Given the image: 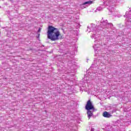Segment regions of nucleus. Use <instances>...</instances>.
Segmentation results:
<instances>
[{"mask_svg": "<svg viewBox=\"0 0 131 131\" xmlns=\"http://www.w3.org/2000/svg\"><path fill=\"white\" fill-rule=\"evenodd\" d=\"M47 37L49 39H51L53 41L59 40L60 38L59 37L61 35V33L59 30L52 26H50L48 28Z\"/></svg>", "mask_w": 131, "mask_h": 131, "instance_id": "nucleus-1", "label": "nucleus"}, {"mask_svg": "<svg viewBox=\"0 0 131 131\" xmlns=\"http://www.w3.org/2000/svg\"><path fill=\"white\" fill-rule=\"evenodd\" d=\"M85 110H87L88 117L89 119L94 115V111H97V110L95 108L94 104H93V103H92V101L90 100L87 101L85 105Z\"/></svg>", "mask_w": 131, "mask_h": 131, "instance_id": "nucleus-2", "label": "nucleus"}, {"mask_svg": "<svg viewBox=\"0 0 131 131\" xmlns=\"http://www.w3.org/2000/svg\"><path fill=\"white\" fill-rule=\"evenodd\" d=\"M101 24L103 25L102 28H112L113 25L111 23H108V20H105L101 23Z\"/></svg>", "mask_w": 131, "mask_h": 131, "instance_id": "nucleus-3", "label": "nucleus"}, {"mask_svg": "<svg viewBox=\"0 0 131 131\" xmlns=\"http://www.w3.org/2000/svg\"><path fill=\"white\" fill-rule=\"evenodd\" d=\"M93 48L95 51L96 54H97V51H98V48H99V42H98V40H95L94 41V45L93 46Z\"/></svg>", "mask_w": 131, "mask_h": 131, "instance_id": "nucleus-4", "label": "nucleus"}, {"mask_svg": "<svg viewBox=\"0 0 131 131\" xmlns=\"http://www.w3.org/2000/svg\"><path fill=\"white\" fill-rule=\"evenodd\" d=\"M103 116L106 118H110V117H112V115L107 112H104L103 113Z\"/></svg>", "mask_w": 131, "mask_h": 131, "instance_id": "nucleus-5", "label": "nucleus"}, {"mask_svg": "<svg viewBox=\"0 0 131 131\" xmlns=\"http://www.w3.org/2000/svg\"><path fill=\"white\" fill-rule=\"evenodd\" d=\"M92 4H93V2L92 1H88V2H86L85 3H84L83 4H81V7L82 8V9H84V8H85V7H83V6H85V5H88V6L90 5H92Z\"/></svg>", "mask_w": 131, "mask_h": 131, "instance_id": "nucleus-6", "label": "nucleus"}, {"mask_svg": "<svg viewBox=\"0 0 131 131\" xmlns=\"http://www.w3.org/2000/svg\"><path fill=\"white\" fill-rule=\"evenodd\" d=\"M90 30L93 32V31H95L96 30V26L94 24H91V27L90 28Z\"/></svg>", "mask_w": 131, "mask_h": 131, "instance_id": "nucleus-7", "label": "nucleus"}, {"mask_svg": "<svg viewBox=\"0 0 131 131\" xmlns=\"http://www.w3.org/2000/svg\"><path fill=\"white\" fill-rule=\"evenodd\" d=\"M116 2V0H107L106 1V4H109L110 5H111V4H114Z\"/></svg>", "mask_w": 131, "mask_h": 131, "instance_id": "nucleus-8", "label": "nucleus"}, {"mask_svg": "<svg viewBox=\"0 0 131 131\" xmlns=\"http://www.w3.org/2000/svg\"><path fill=\"white\" fill-rule=\"evenodd\" d=\"M91 37L92 38H97V37H96V34H94L93 35H92V36H91Z\"/></svg>", "mask_w": 131, "mask_h": 131, "instance_id": "nucleus-9", "label": "nucleus"}, {"mask_svg": "<svg viewBox=\"0 0 131 131\" xmlns=\"http://www.w3.org/2000/svg\"><path fill=\"white\" fill-rule=\"evenodd\" d=\"M40 31H41V28H39V29L38 30V32L39 33V32H40Z\"/></svg>", "mask_w": 131, "mask_h": 131, "instance_id": "nucleus-10", "label": "nucleus"}, {"mask_svg": "<svg viewBox=\"0 0 131 131\" xmlns=\"http://www.w3.org/2000/svg\"><path fill=\"white\" fill-rule=\"evenodd\" d=\"M95 130V129L94 128H92L91 131H94Z\"/></svg>", "mask_w": 131, "mask_h": 131, "instance_id": "nucleus-11", "label": "nucleus"}, {"mask_svg": "<svg viewBox=\"0 0 131 131\" xmlns=\"http://www.w3.org/2000/svg\"><path fill=\"white\" fill-rule=\"evenodd\" d=\"M38 36H39V35H40V34H38Z\"/></svg>", "mask_w": 131, "mask_h": 131, "instance_id": "nucleus-12", "label": "nucleus"}, {"mask_svg": "<svg viewBox=\"0 0 131 131\" xmlns=\"http://www.w3.org/2000/svg\"><path fill=\"white\" fill-rule=\"evenodd\" d=\"M97 10H99V9H98V8H97Z\"/></svg>", "mask_w": 131, "mask_h": 131, "instance_id": "nucleus-13", "label": "nucleus"}]
</instances>
